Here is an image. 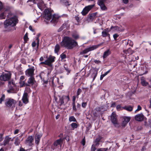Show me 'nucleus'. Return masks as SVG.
<instances>
[{"label": "nucleus", "mask_w": 151, "mask_h": 151, "mask_svg": "<svg viewBox=\"0 0 151 151\" xmlns=\"http://www.w3.org/2000/svg\"><path fill=\"white\" fill-rule=\"evenodd\" d=\"M123 52L126 55H128L132 54L134 52L130 48H129L127 50H124Z\"/></svg>", "instance_id": "nucleus-24"}, {"label": "nucleus", "mask_w": 151, "mask_h": 151, "mask_svg": "<svg viewBox=\"0 0 151 151\" xmlns=\"http://www.w3.org/2000/svg\"><path fill=\"white\" fill-rule=\"evenodd\" d=\"M5 16L4 15V12L1 13L0 14V19H5Z\"/></svg>", "instance_id": "nucleus-42"}, {"label": "nucleus", "mask_w": 151, "mask_h": 151, "mask_svg": "<svg viewBox=\"0 0 151 151\" xmlns=\"http://www.w3.org/2000/svg\"><path fill=\"white\" fill-rule=\"evenodd\" d=\"M22 100L23 103L25 104H27L28 103V94L27 92H25L24 93Z\"/></svg>", "instance_id": "nucleus-16"}, {"label": "nucleus", "mask_w": 151, "mask_h": 151, "mask_svg": "<svg viewBox=\"0 0 151 151\" xmlns=\"http://www.w3.org/2000/svg\"><path fill=\"white\" fill-rule=\"evenodd\" d=\"M54 144H53L51 146V148L53 150H54L55 149L57 148V147L56 146L54 145Z\"/></svg>", "instance_id": "nucleus-51"}, {"label": "nucleus", "mask_w": 151, "mask_h": 151, "mask_svg": "<svg viewBox=\"0 0 151 151\" xmlns=\"http://www.w3.org/2000/svg\"><path fill=\"white\" fill-rule=\"evenodd\" d=\"M27 150H25L23 148L21 147H20L19 151H27Z\"/></svg>", "instance_id": "nucleus-64"}, {"label": "nucleus", "mask_w": 151, "mask_h": 151, "mask_svg": "<svg viewBox=\"0 0 151 151\" xmlns=\"http://www.w3.org/2000/svg\"><path fill=\"white\" fill-rule=\"evenodd\" d=\"M60 2L66 6H68L71 4V2L67 0H60Z\"/></svg>", "instance_id": "nucleus-23"}, {"label": "nucleus", "mask_w": 151, "mask_h": 151, "mask_svg": "<svg viewBox=\"0 0 151 151\" xmlns=\"http://www.w3.org/2000/svg\"><path fill=\"white\" fill-rule=\"evenodd\" d=\"M5 98V95L4 94H2L1 95V96L0 98V104H2V102L4 100Z\"/></svg>", "instance_id": "nucleus-39"}, {"label": "nucleus", "mask_w": 151, "mask_h": 151, "mask_svg": "<svg viewBox=\"0 0 151 151\" xmlns=\"http://www.w3.org/2000/svg\"><path fill=\"white\" fill-rule=\"evenodd\" d=\"M40 34H38L37 35V37H36V40L37 42V48L39 47V45L40 40L39 39V37H40Z\"/></svg>", "instance_id": "nucleus-32"}, {"label": "nucleus", "mask_w": 151, "mask_h": 151, "mask_svg": "<svg viewBox=\"0 0 151 151\" xmlns=\"http://www.w3.org/2000/svg\"><path fill=\"white\" fill-rule=\"evenodd\" d=\"M111 121L114 124H116L117 123V120L116 115L115 113L114 112L112 113L111 116Z\"/></svg>", "instance_id": "nucleus-18"}, {"label": "nucleus", "mask_w": 151, "mask_h": 151, "mask_svg": "<svg viewBox=\"0 0 151 151\" xmlns=\"http://www.w3.org/2000/svg\"><path fill=\"white\" fill-rule=\"evenodd\" d=\"M60 57L61 60L65 59L66 58V55L64 54L63 53L60 55Z\"/></svg>", "instance_id": "nucleus-44"}, {"label": "nucleus", "mask_w": 151, "mask_h": 151, "mask_svg": "<svg viewBox=\"0 0 151 151\" xmlns=\"http://www.w3.org/2000/svg\"><path fill=\"white\" fill-rule=\"evenodd\" d=\"M122 123V126L123 127H125L129 121L130 117H124Z\"/></svg>", "instance_id": "nucleus-19"}, {"label": "nucleus", "mask_w": 151, "mask_h": 151, "mask_svg": "<svg viewBox=\"0 0 151 151\" xmlns=\"http://www.w3.org/2000/svg\"><path fill=\"white\" fill-rule=\"evenodd\" d=\"M12 74L10 73H4L0 76V80L1 81H9L11 78Z\"/></svg>", "instance_id": "nucleus-5"}, {"label": "nucleus", "mask_w": 151, "mask_h": 151, "mask_svg": "<svg viewBox=\"0 0 151 151\" xmlns=\"http://www.w3.org/2000/svg\"><path fill=\"white\" fill-rule=\"evenodd\" d=\"M107 0H98V3H105Z\"/></svg>", "instance_id": "nucleus-57"}, {"label": "nucleus", "mask_w": 151, "mask_h": 151, "mask_svg": "<svg viewBox=\"0 0 151 151\" xmlns=\"http://www.w3.org/2000/svg\"><path fill=\"white\" fill-rule=\"evenodd\" d=\"M98 5L100 6L101 9L103 10H106L107 9V8L105 6L104 3H98Z\"/></svg>", "instance_id": "nucleus-28"}, {"label": "nucleus", "mask_w": 151, "mask_h": 151, "mask_svg": "<svg viewBox=\"0 0 151 151\" xmlns=\"http://www.w3.org/2000/svg\"><path fill=\"white\" fill-rule=\"evenodd\" d=\"M20 142V140L17 137L15 140L14 144L16 146H18L19 145Z\"/></svg>", "instance_id": "nucleus-33"}, {"label": "nucleus", "mask_w": 151, "mask_h": 151, "mask_svg": "<svg viewBox=\"0 0 151 151\" xmlns=\"http://www.w3.org/2000/svg\"><path fill=\"white\" fill-rule=\"evenodd\" d=\"M48 63L47 62V61L46 60L45 62H41L40 63V64L41 65H46L49 66V64H48Z\"/></svg>", "instance_id": "nucleus-48"}, {"label": "nucleus", "mask_w": 151, "mask_h": 151, "mask_svg": "<svg viewBox=\"0 0 151 151\" xmlns=\"http://www.w3.org/2000/svg\"><path fill=\"white\" fill-rule=\"evenodd\" d=\"M11 139V137H9V136H6L5 137V139L4 141L3 145L4 146L9 144V142Z\"/></svg>", "instance_id": "nucleus-21"}, {"label": "nucleus", "mask_w": 151, "mask_h": 151, "mask_svg": "<svg viewBox=\"0 0 151 151\" xmlns=\"http://www.w3.org/2000/svg\"><path fill=\"white\" fill-rule=\"evenodd\" d=\"M94 143L93 145H94L96 147H98L99 145V142H96L95 141L94 142Z\"/></svg>", "instance_id": "nucleus-56"}, {"label": "nucleus", "mask_w": 151, "mask_h": 151, "mask_svg": "<svg viewBox=\"0 0 151 151\" xmlns=\"http://www.w3.org/2000/svg\"><path fill=\"white\" fill-rule=\"evenodd\" d=\"M94 145H92L91 148V151H95L96 149V147Z\"/></svg>", "instance_id": "nucleus-45"}, {"label": "nucleus", "mask_w": 151, "mask_h": 151, "mask_svg": "<svg viewBox=\"0 0 151 151\" xmlns=\"http://www.w3.org/2000/svg\"><path fill=\"white\" fill-rule=\"evenodd\" d=\"M23 39L24 41V43H27V41L29 39L27 35V33H26L23 37Z\"/></svg>", "instance_id": "nucleus-35"}, {"label": "nucleus", "mask_w": 151, "mask_h": 151, "mask_svg": "<svg viewBox=\"0 0 151 151\" xmlns=\"http://www.w3.org/2000/svg\"><path fill=\"white\" fill-rule=\"evenodd\" d=\"M141 83L143 86H146L148 84V83L146 81L144 77L141 78Z\"/></svg>", "instance_id": "nucleus-27"}, {"label": "nucleus", "mask_w": 151, "mask_h": 151, "mask_svg": "<svg viewBox=\"0 0 151 151\" xmlns=\"http://www.w3.org/2000/svg\"><path fill=\"white\" fill-rule=\"evenodd\" d=\"M46 75L45 73L44 72H41L39 75V76L42 80L44 79V77Z\"/></svg>", "instance_id": "nucleus-37"}, {"label": "nucleus", "mask_w": 151, "mask_h": 151, "mask_svg": "<svg viewBox=\"0 0 151 151\" xmlns=\"http://www.w3.org/2000/svg\"><path fill=\"white\" fill-rule=\"evenodd\" d=\"M51 82H52V86H54V81H56L57 83H58L59 82V79L58 77H56L54 76L52 78H51Z\"/></svg>", "instance_id": "nucleus-25"}, {"label": "nucleus", "mask_w": 151, "mask_h": 151, "mask_svg": "<svg viewBox=\"0 0 151 151\" xmlns=\"http://www.w3.org/2000/svg\"><path fill=\"white\" fill-rule=\"evenodd\" d=\"M55 57L52 55H50L47 60V62L48 63L49 66L51 65V64L55 62Z\"/></svg>", "instance_id": "nucleus-14"}, {"label": "nucleus", "mask_w": 151, "mask_h": 151, "mask_svg": "<svg viewBox=\"0 0 151 151\" xmlns=\"http://www.w3.org/2000/svg\"><path fill=\"white\" fill-rule=\"evenodd\" d=\"M19 84L20 86L21 87L25 86V82L24 81H19Z\"/></svg>", "instance_id": "nucleus-46"}, {"label": "nucleus", "mask_w": 151, "mask_h": 151, "mask_svg": "<svg viewBox=\"0 0 151 151\" xmlns=\"http://www.w3.org/2000/svg\"><path fill=\"white\" fill-rule=\"evenodd\" d=\"M44 17L47 20H50L52 17L51 12L48 9H46L44 11Z\"/></svg>", "instance_id": "nucleus-6"}, {"label": "nucleus", "mask_w": 151, "mask_h": 151, "mask_svg": "<svg viewBox=\"0 0 151 151\" xmlns=\"http://www.w3.org/2000/svg\"><path fill=\"white\" fill-rule=\"evenodd\" d=\"M76 20H77V22L78 23V24L76 23V24H79L80 21V19L79 18V17L78 16L76 17Z\"/></svg>", "instance_id": "nucleus-60"}, {"label": "nucleus", "mask_w": 151, "mask_h": 151, "mask_svg": "<svg viewBox=\"0 0 151 151\" xmlns=\"http://www.w3.org/2000/svg\"><path fill=\"white\" fill-rule=\"evenodd\" d=\"M94 6V5H92L86 6L81 12L82 15L83 16L86 15Z\"/></svg>", "instance_id": "nucleus-7"}, {"label": "nucleus", "mask_w": 151, "mask_h": 151, "mask_svg": "<svg viewBox=\"0 0 151 151\" xmlns=\"http://www.w3.org/2000/svg\"><path fill=\"white\" fill-rule=\"evenodd\" d=\"M76 100V96H73V108L74 111H76V105L75 104V100Z\"/></svg>", "instance_id": "nucleus-34"}, {"label": "nucleus", "mask_w": 151, "mask_h": 151, "mask_svg": "<svg viewBox=\"0 0 151 151\" xmlns=\"http://www.w3.org/2000/svg\"><path fill=\"white\" fill-rule=\"evenodd\" d=\"M102 35L103 37H105L107 36L108 35L106 32L105 31H103L102 32Z\"/></svg>", "instance_id": "nucleus-47"}, {"label": "nucleus", "mask_w": 151, "mask_h": 151, "mask_svg": "<svg viewBox=\"0 0 151 151\" xmlns=\"http://www.w3.org/2000/svg\"><path fill=\"white\" fill-rule=\"evenodd\" d=\"M34 69L33 68H31L27 69L25 71V75L28 76H33L34 75Z\"/></svg>", "instance_id": "nucleus-11"}, {"label": "nucleus", "mask_w": 151, "mask_h": 151, "mask_svg": "<svg viewBox=\"0 0 151 151\" xmlns=\"http://www.w3.org/2000/svg\"><path fill=\"white\" fill-rule=\"evenodd\" d=\"M18 23L17 17L15 16L8 20H5L4 22V27L6 29L7 28V27L10 26L14 27Z\"/></svg>", "instance_id": "nucleus-2"}, {"label": "nucleus", "mask_w": 151, "mask_h": 151, "mask_svg": "<svg viewBox=\"0 0 151 151\" xmlns=\"http://www.w3.org/2000/svg\"><path fill=\"white\" fill-rule=\"evenodd\" d=\"M59 101H57V99L56 98L55 99V100L58 104H59L60 106H65L70 100V97L68 95H63L61 97L59 96Z\"/></svg>", "instance_id": "nucleus-3"}, {"label": "nucleus", "mask_w": 151, "mask_h": 151, "mask_svg": "<svg viewBox=\"0 0 151 151\" xmlns=\"http://www.w3.org/2000/svg\"><path fill=\"white\" fill-rule=\"evenodd\" d=\"M60 17V16H58L55 14H54L53 15L52 19L51 22L52 23H54V25H55L58 22Z\"/></svg>", "instance_id": "nucleus-13"}, {"label": "nucleus", "mask_w": 151, "mask_h": 151, "mask_svg": "<svg viewBox=\"0 0 151 151\" xmlns=\"http://www.w3.org/2000/svg\"><path fill=\"white\" fill-rule=\"evenodd\" d=\"M129 45L132 47L133 45V43L130 40H129Z\"/></svg>", "instance_id": "nucleus-59"}, {"label": "nucleus", "mask_w": 151, "mask_h": 151, "mask_svg": "<svg viewBox=\"0 0 151 151\" xmlns=\"http://www.w3.org/2000/svg\"><path fill=\"white\" fill-rule=\"evenodd\" d=\"M109 72L110 70H108L104 74L101 75L100 78V79L101 80H102L103 78L106 76Z\"/></svg>", "instance_id": "nucleus-41"}, {"label": "nucleus", "mask_w": 151, "mask_h": 151, "mask_svg": "<svg viewBox=\"0 0 151 151\" xmlns=\"http://www.w3.org/2000/svg\"><path fill=\"white\" fill-rule=\"evenodd\" d=\"M119 35L117 34H115L113 35V37L114 40H116V38L118 37Z\"/></svg>", "instance_id": "nucleus-61"}, {"label": "nucleus", "mask_w": 151, "mask_h": 151, "mask_svg": "<svg viewBox=\"0 0 151 151\" xmlns=\"http://www.w3.org/2000/svg\"><path fill=\"white\" fill-rule=\"evenodd\" d=\"M16 103L14 99L9 98L6 99L5 104L7 106L10 107L12 105H14Z\"/></svg>", "instance_id": "nucleus-8"}, {"label": "nucleus", "mask_w": 151, "mask_h": 151, "mask_svg": "<svg viewBox=\"0 0 151 151\" xmlns=\"http://www.w3.org/2000/svg\"><path fill=\"white\" fill-rule=\"evenodd\" d=\"M108 150V148H100L97 150L96 151H106Z\"/></svg>", "instance_id": "nucleus-43"}, {"label": "nucleus", "mask_w": 151, "mask_h": 151, "mask_svg": "<svg viewBox=\"0 0 151 151\" xmlns=\"http://www.w3.org/2000/svg\"><path fill=\"white\" fill-rule=\"evenodd\" d=\"M111 54V52L109 50H108L107 51H105L104 53L103 56V58L104 59L106 58L109 55Z\"/></svg>", "instance_id": "nucleus-29"}, {"label": "nucleus", "mask_w": 151, "mask_h": 151, "mask_svg": "<svg viewBox=\"0 0 151 151\" xmlns=\"http://www.w3.org/2000/svg\"><path fill=\"white\" fill-rule=\"evenodd\" d=\"M110 29L113 31L118 32H122L124 30L123 28L121 26L119 27L117 26L114 27H111Z\"/></svg>", "instance_id": "nucleus-12"}, {"label": "nucleus", "mask_w": 151, "mask_h": 151, "mask_svg": "<svg viewBox=\"0 0 151 151\" xmlns=\"http://www.w3.org/2000/svg\"><path fill=\"white\" fill-rule=\"evenodd\" d=\"M99 45H95L90 46L85 49L83 51V53L85 54L91 51L96 49L99 47Z\"/></svg>", "instance_id": "nucleus-10"}, {"label": "nucleus", "mask_w": 151, "mask_h": 151, "mask_svg": "<svg viewBox=\"0 0 151 151\" xmlns=\"http://www.w3.org/2000/svg\"><path fill=\"white\" fill-rule=\"evenodd\" d=\"M69 121L70 122H76V118L73 116H70L69 117Z\"/></svg>", "instance_id": "nucleus-40"}, {"label": "nucleus", "mask_w": 151, "mask_h": 151, "mask_svg": "<svg viewBox=\"0 0 151 151\" xmlns=\"http://www.w3.org/2000/svg\"><path fill=\"white\" fill-rule=\"evenodd\" d=\"M8 86L9 89L8 90L7 92L9 93L15 92L17 90V86L14 82L11 83L10 81L9 82Z\"/></svg>", "instance_id": "nucleus-4"}, {"label": "nucleus", "mask_w": 151, "mask_h": 151, "mask_svg": "<svg viewBox=\"0 0 151 151\" xmlns=\"http://www.w3.org/2000/svg\"><path fill=\"white\" fill-rule=\"evenodd\" d=\"M122 108L127 111H131L133 110V107L130 106H125L124 107H122Z\"/></svg>", "instance_id": "nucleus-26"}, {"label": "nucleus", "mask_w": 151, "mask_h": 151, "mask_svg": "<svg viewBox=\"0 0 151 151\" xmlns=\"http://www.w3.org/2000/svg\"><path fill=\"white\" fill-rule=\"evenodd\" d=\"M42 136V134H36L35 137V143L37 145H38L40 139Z\"/></svg>", "instance_id": "nucleus-20"}, {"label": "nucleus", "mask_w": 151, "mask_h": 151, "mask_svg": "<svg viewBox=\"0 0 151 151\" xmlns=\"http://www.w3.org/2000/svg\"><path fill=\"white\" fill-rule=\"evenodd\" d=\"M13 30L11 27H9L7 29L4 30V32H10L12 31Z\"/></svg>", "instance_id": "nucleus-53"}, {"label": "nucleus", "mask_w": 151, "mask_h": 151, "mask_svg": "<svg viewBox=\"0 0 151 151\" xmlns=\"http://www.w3.org/2000/svg\"><path fill=\"white\" fill-rule=\"evenodd\" d=\"M13 9V7L12 6H7L6 8V10L7 11H11Z\"/></svg>", "instance_id": "nucleus-52"}, {"label": "nucleus", "mask_w": 151, "mask_h": 151, "mask_svg": "<svg viewBox=\"0 0 151 151\" xmlns=\"http://www.w3.org/2000/svg\"><path fill=\"white\" fill-rule=\"evenodd\" d=\"M34 137L33 136H30L27 138L25 141V143L31 146L32 145V142L34 141Z\"/></svg>", "instance_id": "nucleus-9"}, {"label": "nucleus", "mask_w": 151, "mask_h": 151, "mask_svg": "<svg viewBox=\"0 0 151 151\" xmlns=\"http://www.w3.org/2000/svg\"><path fill=\"white\" fill-rule=\"evenodd\" d=\"M62 142V139H60L55 141L53 144H54V145H55L57 147L58 145H60Z\"/></svg>", "instance_id": "nucleus-30"}, {"label": "nucleus", "mask_w": 151, "mask_h": 151, "mask_svg": "<svg viewBox=\"0 0 151 151\" xmlns=\"http://www.w3.org/2000/svg\"><path fill=\"white\" fill-rule=\"evenodd\" d=\"M101 139V137H99L98 138H97L95 141L99 142H100Z\"/></svg>", "instance_id": "nucleus-63"}, {"label": "nucleus", "mask_w": 151, "mask_h": 151, "mask_svg": "<svg viewBox=\"0 0 151 151\" xmlns=\"http://www.w3.org/2000/svg\"><path fill=\"white\" fill-rule=\"evenodd\" d=\"M144 116L142 113L138 114L136 115L135 117V120L137 121L141 122L143 120Z\"/></svg>", "instance_id": "nucleus-17"}, {"label": "nucleus", "mask_w": 151, "mask_h": 151, "mask_svg": "<svg viewBox=\"0 0 151 151\" xmlns=\"http://www.w3.org/2000/svg\"><path fill=\"white\" fill-rule=\"evenodd\" d=\"M34 3L37 4L38 7L41 10H43L44 3L42 0H37Z\"/></svg>", "instance_id": "nucleus-15"}, {"label": "nucleus", "mask_w": 151, "mask_h": 151, "mask_svg": "<svg viewBox=\"0 0 151 151\" xmlns=\"http://www.w3.org/2000/svg\"><path fill=\"white\" fill-rule=\"evenodd\" d=\"M37 45V42L36 40L33 41L32 44V46L33 47H35Z\"/></svg>", "instance_id": "nucleus-49"}, {"label": "nucleus", "mask_w": 151, "mask_h": 151, "mask_svg": "<svg viewBox=\"0 0 151 151\" xmlns=\"http://www.w3.org/2000/svg\"><path fill=\"white\" fill-rule=\"evenodd\" d=\"M71 126L73 128V129H75L76 128V123H73L71 124Z\"/></svg>", "instance_id": "nucleus-55"}, {"label": "nucleus", "mask_w": 151, "mask_h": 151, "mask_svg": "<svg viewBox=\"0 0 151 151\" xmlns=\"http://www.w3.org/2000/svg\"><path fill=\"white\" fill-rule=\"evenodd\" d=\"M31 91L30 88L29 87H26L25 88V91L27 92H30Z\"/></svg>", "instance_id": "nucleus-50"}, {"label": "nucleus", "mask_w": 151, "mask_h": 151, "mask_svg": "<svg viewBox=\"0 0 151 151\" xmlns=\"http://www.w3.org/2000/svg\"><path fill=\"white\" fill-rule=\"evenodd\" d=\"M60 44L61 46L67 49H72L74 48L76 44V40L71 37L65 36L62 37V41Z\"/></svg>", "instance_id": "nucleus-1"}, {"label": "nucleus", "mask_w": 151, "mask_h": 151, "mask_svg": "<svg viewBox=\"0 0 151 151\" xmlns=\"http://www.w3.org/2000/svg\"><path fill=\"white\" fill-rule=\"evenodd\" d=\"M66 27V24H63L61 27L58 29V31L60 32L62 31Z\"/></svg>", "instance_id": "nucleus-38"}, {"label": "nucleus", "mask_w": 151, "mask_h": 151, "mask_svg": "<svg viewBox=\"0 0 151 151\" xmlns=\"http://www.w3.org/2000/svg\"><path fill=\"white\" fill-rule=\"evenodd\" d=\"M60 50V46L58 44H57L55 46V52L56 53H58Z\"/></svg>", "instance_id": "nucleus-31"}, {"label": "nucleus", "mask_w": 151, "mask_h": 151, "mask_svg": "<svg viewBox=\"0 0 151 151\" xmlns=\"http://www.w3.org/2000/svg\"><path fill=\"white\" fill-rule=\"evenodd\" d=\"M116 109L118 110H119L121 109H122V107L121 106L119 105H118L116 106Z\"/></svg>", "instance_id": "nucleus-58"}, {"label": "nucleus", "mask_w": 151, "mask_h": 151, "mask_svg": "<svg viewBox=\"0 0 151 151\" xmlns=\"http://www.w3.org/2000/svg\"><path fill=\"white\" fill-rule=\"evenodd\" d=\"M142 109L141 106L140 105H138L137 106V109L135 110V112L136 113V112L141 110Z\"/></svg>", "instance_id": "nucleus-54"}, {"label": "nucleus", "mask_w": 151, "mask_h": 151, "mask_svg": "<svg viewBox=\"0 0 151 151\" xmlns=\"http://www.w3.org/2000/svg\"><path fill=\"white\" fill-rule=\"evenodd\" d=\"M64 68L66 71L68 72L67 74L68 75L70 73V70L68 68V65L67 64H65L64 65Z\"/></svg>", "instance_id": "nucleus-36"}, {"label": "nucleus", "mask_w": 151, "mask_h": 151, "mask_svg": "<svg viewBox=\"0 0 151 151\" xmlns=\"http://www.w3.org/2000/svg\"><path fill=\"white\" fill-rule=\"evenodd\" d=\"M81 143L83 145H84L85 144L86 141L85 138H83L81 141Z\"/></svg>", "instance_id": "nucleus-62"}, {"label": "nucleus", "mask_w": 151, "mask_h": 151, "mask_svg": "<svg viewBox=\"0 0 151 151\" xmlns=\"http://www.w3.org/2000/svg\"><path fill=\"white\" fill-rule=\"evenodd\" d=\"M35 82V78L33 76H30L29 78L27 83L31 85H33L34 84Z\"/></svg>", "instance_id": "nucleus-22"}]
</instances>
